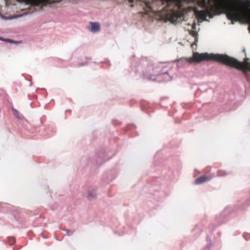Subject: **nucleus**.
<instances>
[{
  "mask_svg": "<svg viewBox=\"0 0 250 250\" xmlns=\"http://www.w3.org/2000/svg\"><path fill=\"white\" fill-rule=\"evenodd\" d=\"M206 241L207 242V244L206 247L204 248L203 250H209L212 245L211 238L209 236H207L206 238Z\"/></svg>",
  "mask_w": 250,
  "mask_h": 250,
  "instance_id": "nucleus-9",
  "label": "nucleus"
},
{
  "mask_svg": "<svg viewBox=\"0 0 250 250\" xmlns=\"http://www.w3.org/2000/svg\"><path fill=\"white\" fill-rule=\"evenodd\" d=\"M21 15H19V16H17V17H21Z\"/></svg>",
  "mask_w": 250,
  "mask_h": 250,
  "instance_id": "nucleus-21",
  "label": "nucleus"
},
{
  "mask_svg": "<svg viewBox=\"0 0 250 250\" xmlns=\"http://www.w3.org/2000/svg\"><path fill=\"white\" fill-rule=\"evenodd\" d=\"M69 231L68 230H67V232L68 235H69V234H68V233H69Z\"/></svg>",
  "mask_w": 250,
  "mask_h": 250,
  "instance_id": "nucleus-19",
  "label": "nucleus"
},
{
  "mask_svg": "<svg viewBox=\"0 0 250 250\" xmlns=\"http://www.w3.org/2000/svg\"><path fill=\"white\" fill-rule=\"evenodd\" d=\"M196 23H194L192 26V30L188 29V34L191 35L192 38H194V42L191 44V47L193 50V58L196 62H201L204 60L215 61L222 63L226 65L236 68L239 70H244L248 67L250 70V62H249V59L246 58L245 62L238 61L236 58L230 57L226 54H208V53L199 54L197 52H194L197 47V42H198V32L196 30Z\"/></svg>",
  "mask_w": 250,
  "mask_h": 250,
  "instance_id": "nucleus-1",
  "label": "nucleus"
},
{
  "mask_svg": "<svg viewBox=\"0 0 250 250\" xmlns=\"http://www.w3.org/2000/svg\"><path fill=\"white\" fill-rule=\"evenodd\" d=\"M188 12H189L192 10V7L191 6H188Z\"/></svg>",
  "mask_w": 250,
  "mask_h": 250,
  "instance_id": "nucleus-15",
  "label": "nucleus"
},
{
  "mask_svg": "<svg viewBox=\"0 0 250 250\" xmlns=\"http://www.w3.org/2000/svg\"><path fill=\"white\" fill-rule=\"evenodd\" d=\"M163 62H160L159 64H154L152 66L151 71L150 72L148 79L152 81H155L157 77L162 76L165 81H169L172 80V76L168 73V70H164L165 69Z\"/></svg>",
  "mask_w": 250,
  "mask_h": 250,
  "instance_id": "nucleus-4",
  "label": "nucleus"
},
{
  "mask_svg": "<svg viewBox=\"0 0 250 250\" xmlns=\"http://www.w3.org/2000/svg\"><path fill=\"white\" fill-rule=\"evenodd\" d=\"M11 240L13 241V243H15V240L14 238H11Z\"/></svg>",
  "mask_w": 250,
  "mask_h": 250,
  "instance_id": "nucleus-17",
  "label": "nucleus"
},
{
  "mask_svg": "<svg viewBox=\"0 0 250 250\" xmlns=\"http://www.w3.org/2000/svg\"><path fill=\"white\" fill-rule=\"evenodd\" d=\"M211 179V176L203 175L199 177L195 180L194 181V184L201 185L204 182L209 181Z\"/></svg>",
  "mask_w": 250,
  "mask_h": 250,
  "instance_id": "nucleus-7",
  "label": "nucleus"
},
{
  "mask_svg": "<svg viewBox=\"0 0 250 250\" xmlns=\"http://www.w3.org/2000/svg\"><path fill=\"white\" fill-rule=\"evenodd\" d=\"M20 2H23L26 4H29L31 6L40 7L42 8L43 6H47L48 4H53L56 2L55 0H17Z\"/></svg>",
  "mask_w": 250,
  "mask_h": 250,
  "instance_id": "nucleus-6",
  "label": "nucleus"
},
{
  "mask_svg": "<svg viewBox=\"0 0 250 250\" xmlns=\"http://www.w3.org/2000/svg\"><path fill=\"white\" fill-rule=\"evenodd\" d=\"M212 1H207V5H208L209 7L211 10L210 14L217 15H220L222 13H226V12H220L217 14H213ZM227 17L228 20L231 21V23L234 24L235 22L239 21L242 18L246 19L247 21H250V9L246 10L244 9H240L238 7L233 8H229L228 11L226 12ZM214 16H213L214 17Z\"/></svg>",
  "mask_w": 250,
  "mask_h": 250,
  "instance_id": "nucleus-3",
  "label": "nucleus"
},
{
  "mask_svg": "<svg viewBox=\"0 0 250 250\" xmlns=\"http://www.w3.org/2000/svg\"><path fill=\"white\" fill-rule=\"evenodd\" d=\"M167 2V8L168 11L164 13L165 17L167 20L172 23L177 21L180 22L184 20V13L187 12L186 8H183V11H178V10L183 9L180 2L182 1H165Z\"/></svg>",
  "mask_w": 250,
  "mask_h": 250,
  "instance_id": "nucleus-2",
  "label": "nucleus"
},
{
  "mask_svg": "<svg viewBox=\"0 0 250 250\" xmlns=\"http://www.w3.org/2000/svg\"><path fill=\"white\" fill-rule=\"evenodd\" d=\"M89 24L90 26L88 28L91 32L95 33L100 31L101 26L99 23L90 22Z\"/></svg>",
  "mask_w": 250,
  "mask_h": 250,
  "instance_id": "nucleus-8",
  "label": "nucleus"
},
{
  "mask_svg": "<svg viewBox=\"0 0 250 250\" xmlns=\"http://www.w3.org/2000/svg\"><path fill=\"white\" fill-rule=\"evenodd\" d=\"M191 1L198 2L203 8V10L198 11L197 12L199 18L203 21H209V20L207 19L208 16L209 19L213 18L214 15L210 14L211 10L208 5H207V1H212V0H188V3Z\"/></svg>",
  "mask_w": 250,
  "mask_h": 250,
  "instance_id": "nucleus-5",
  "label": "nucleus"
},
{
  "mask_svg": "<svg viewBox=\"0 0 250 250\" xmlns=\"http://www.w3.org/2000/svg\"><path fill=\"white\" fill-rule=\"evenodd\" d=\"M0 40L1 41H5L6 42H13V41L10 39H3L2 38L0 37Z\"/></svg>",
  "mask_w": 250,
  "mask_h": 250,
  "instance_id": "nucleus-14",
  "label": "nucleus"
},
{
  "mask_svg": "<svg viewBox=\"0 0 250 250\" xmlns=\"http://www.w3.org/2000/svg\"><path fill=\"white\" fill-rule=\"evenodd\" d=\"M192 231L193 232H195L196 234L199 233H200V229L198 227L197 225H196L195 228L192 229Z\"/></svg>",
  "mask_w": 250,
  "mask_h": 250,
  "instance_id": "nucleus-13",
  "label": "nucleus"
},
{
  "mask_svg": "<svg viewBox=\"0 0 250 250\" xmlns=\"http://www.w3.org/2000/svg\"><path fill=\"white\" fill-rule=\"evenodd\" d=\"M69 231L68 230H67V232L68 235H69V234H68V233H69Z\"/></svg>",
  "mask_w": 250,
  "mask_h": 250,
  "instance_id": "nucleus-20",
  "label": "nucleus"
},
{
  "mask_svg": "<svg viewBox=\"0 0 250 250\" xmlns=\"http://www.w3.org/2000/svg\"><path fill=\"white\" fill-rule=\"evenodd\" d=\"M229 175V173L226 171H220L218 173L219 176H227Z\"/></svg>",
  "mask_w": 250,
  "mask_h": 250,
  "instance_id": "nucleus-12",
  "label": "nucleus"
},
{
  "mask_svg": "<svg viewBox=\"0 0 250 250\" xmlns=\"http://www.w3.org/2000/svg\"><path fill=\"white\" fill-rule=\"evenodd\" d=\"M191 58H188V63H190L191 62Z\"/></svg>",
  "mask_w": 250,
  "mask_h": 250,
  "instance_id": "nucleus-18",
  "label": "nucleus"
},
{
  "mask_svg": "<svg viewBox=\"0 0 250 250\" xmlns=\"http://www.w3.org/2000/svg\"><path fill=\"white\" fill-rule=\"evenodd\" d=\"M13 113L15 116L17 117L19 119H22L23 118V116L17 110L13 108L12 109Z\"/></svg>",
  "mask_w": 250,
  "mask_h": 250,
  "instance_id": "nucleus-10",
  "label": "nucleus"
},
{
  "mask_svg": "<svg viewBox=\"0 0 250 250\" xmlns=\"http://www.w3.org/2000/svg\"><path fill=\"white\" fill-rule=\"evenodd\" d=\"M249 30L250 33V28H249Z\"/></svg>",
  "mask_w": 250,
  "mask_h": 250,
  "instance_id": "nucleus-22",
  "label": "nucleus"
},
{
  "mask_svg": "<svg viewBox=\"0 0 250 250\" xmlns=\"http://www.w3.org/2000/svg\"><path fill=\"white\" fill-rule=\"evenodd\" d=\"M96 195L95 191H89L87 197L88 199H90L91 197H94Z\"/></svg>",
  "mask_w": 250,
  "mask_h": 250,
  "instance_id": "nucleus-11",
  "label": "nucleus"
},
{
  "mask_svg": "<svg viewBox=\"0 0 250 250\" xmlns=\"http://www.w3.org/2000/svg\"><path fill=\"white\" fill-rule=\"evenodd\" d=\"M129 3H133L134 2V0H128Z\"/></svg>",
  "mask_w": 250,
  "mask_h": 250,
  "instance_id": "nucleus-16",
  "label": "nucleus"
}]
</instances>
